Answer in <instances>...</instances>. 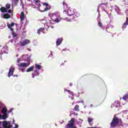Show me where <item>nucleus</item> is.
I'll list each match as a JSON object with an SVG mask.
<instances>
[{
    "label": "nucleus",
    "mask_w": 128,
    "mask_h": 128,
    "mask_svg": "<svg viewBox=\"0 0 128 128\" xmlns=\"http://www.w3.org/2000/svg\"><path fill=\"white\" fill-rule=\"evenodd\" d=\"M122 124V118H118L116 116H114L112 122L110 123V126L112 128H118V126H120Z\"/></svg>",
    "instance_id": "1"
},
{
    "label": "nucleus",
    "mask_w": 128,
    "mask_h": 128,
    "mask_svg": "<svg viewBox=\"0 0 128 128\" xmlns=\"http://www.w3.org/2000/svg\"><path fill=\"white\" fill-rule=\"evenodd\" d=\"M1 112L3 114V116H2V120H6L8 118V108L6 107L3 108L1 110Z\"/></svg>",
    "instance_id": "2"
},
{
    "label": "nucleus",
    "mask_w": 128,
    "mask_h": 128,
    "mask_svg": "<svg viewBox=\"0 0 128 128\" xmlns=\"http://www.w3.org/2000/svg\"><path fill=\"white\" fill-rule=\"evenodd\" d=\"M74 118H72L70 120L68 121L67 124L66 126V128H76V126H74Z\"/></svg>",
    "instance_id": "3"
},
{
    "label": "nucleus",
    "mask_w": 128,
    "mask_h": 128,
    "mask_svg": "<svg viewBox=\"0 0 128 128\" xmlns=\"http://www.w3.org/2000/svg\"><path fill=\"white\" fill-rule=\"evenodd\" d=\"M2 122H0V128H2ZM2 126L4 128H12V124H10V122H7V121H3L2 122Z\"/></svg>",
    "instance_id": "4"
},
{
    "label": "nucleus",
    "mask_w": 128,
    "mask_h": 128,
    "mask_svg": "<svg viewBox=\"0 0 128 128\" xmlns=\"http://www.w3.org/2000/svg\"><path fill=\"white\" fill-rule=\"evenodd\" d=\"M14 66H11L9 68V71L8 72V78H10L12 76H14Z\"/></svg>",
    "instance_id": "5"
},
{
    "label": "nucleus",
    "mask_w": 128,
    "mask_h": 128,
    "mask_svg": "<svg viewBox=\"0 0 128 128\" xmlns=\"http://www.w3.org/2000/svg\"><path fill=\"white\" fill-rule=\"evenodd\" d=\"M74 11H72V10H68V16H72V18H68L70 20H74Z\"/></svg>",
    "instance_id": "6"
},
{
    "label": "nucleus",
    "mask_w": 128,
    "mask_h": 128,
    "mask_svg": "<svg viewBox=\"0 0 128 128\" xmlns=\"http://www.w3.org/2000/svg\"><path fill=\"white\" fill-rule=\"evenodd\" d=\"M42 4L44 6H46V8H44V9L43 10V12H46L48 10H50L51 8H52V7H50V6L46 2H43Z\"/></svg>",
    "instance_id": "7"
},
{
    "label": "nucleus",
    "mask_w": 128,
    "mask_h": 128,
    "mask_svg": "<svg viewBox=\"0 0 128 128\" xmlns=\"http://www.w3.org/2000/svg\"><path fill=\"white\" fill-rule=\"evenodd\" d=\"M30 40L26 39L20 44L21 46H26V44H30Z\"/></svg>",
    "instance_id": "8"
},
{
    "label": "nucleus",
    "mask_w": 128,
    "mask_h": 128,
    "mask_svg": "<svg viewBox=\"0 0 128 128\" xmlns=\"http://www.w3.org/2000/svg\"><path fill=\"white\" fill-rule=\"evenodd\" d=\"M30 64V63L28 62V63H24V62H22L20 64V68H27V66H28Z\"/></svg>",
    "instance_id": "9"
},
{
    "label": "nucleus",
    "mask_w": 128,
    "mask_h": 128,
    "mask_svg": "<svg viewBox=\"0 0 128 128\" xmlns=\"http://www.w3.org/2000/svg\"><path fill=\"white\" fill-rule=\"evenodd\" d=\"M62 38H58L56 41V46H60V44H62Z\"/></svg>",
    "instance_id": "10"
},
{
    "label": "nucleus",
    "mask_w": 128,
    "mask_h": 128,
    "mask_svg": "<svg viewBox=\"0 0 128 128\" xmlns=\"http://www.w3.org/2000/svg\"><path fill=\"white\" fill-rule=\"evenodd\" d=\"M14 26V23L12 22L10 24H7V26L8 28H10V30H11V32H12V30H14V28H12V26Z\"/></svg>",
    "instance_id": "11"
},
{
    "label": "nucleus",
    "mask_w": 128,
    "mask_h": 128,
    "mask_svg": "<svg viewBox=\"0 0 128 128\" xmlns=\"http://www.w3.org/2000/svg\"><path fill=\"white\" fill-rule=\"evenodd\" d=\"M128 25V17L126 18V22L124 24V25L122 26V28H126V26Z\"/></svg>",
    "instance_id": "12"
},
{
    "label": "nucleus",
    "mask_w": 128,
    "mask_h": 128,
    "mask_svg": "<svg viewBox=\"0 0 128 128\" xmlns=\"http://www.w3.org/2000/svg\"><path fill=\"white\" fill-rule=\"evenodd\" d=\"M20 18L21 22H22L24 20V12H22L20 14Z\"/></svg>",
    "instance_id": "13"
},
{
    "label": "nucleus",
    "mask_w": 128,
    "mask_h": 128,
    "mask_svg": "<svg viewBox=\"0 0 128 128\" xmlns=\"http://www.w3.org/2000/svg\"><path fill=\"white\" fill-rule=\"evenodd\" d=\"M0 10L2 12H8V9L4 7L1 8Z\"/></svg>",
    "instance_id": "14"
},
{
    "label": "nucleus",
    "mask_w": 128,
    "mask_h": 128,
    "mask_svg": "<svg viewBox=\"0 0 128 128\" xmlns=\"http://www.w3.org/2000/svg\"><path fill=\"white\" fill-rule=\"evenodd\" d=\"M4 18L8 20V18H10V15L8 14H4L3 16Z\"/></svg>",
    "instance_id": "15"
},
{
    "label": "nucleus",
    "mask_w": 128,
    "mask_h": 128,
    "mask_svg": "<svg viewBox=\"0 0 128 128\" xmlns=\"http://www.w3.org/2000/svg\"><path fill=\"white\" fill-rule=\"evenodd\" d=\"M34 66H32L30 67L29 68H28L26 70V72H32V70H34Z\"/></svg>",
    "instance_id": "16"
},
{
    "label": "nucleus",
    "mask_w": 128,
    "mask_h": 128,
    "mask_svg": "<svg viewBox=\"0 0 128 128\" xmlns=\"http://www.w3.org/2000/svg\"><path fill=\"white\" fill-rule=\"evenodd\" d=\"M34 2H35V4H36V6H38V8H40V2L38 0H34Z\"/></svg>",
    "instance_id": "17"
},
{
    "label": "nucleus",
    "mask_w": 128,
    "mask_h": 128,
    "mask_svg": "<svg viewBox=\"0 0 128 128\" xmlns=\"http://www.w3.org/2000/svg\"><path fill=\"white\" fill-rule=\"evenodd\" d=\"M123 100H128V94H125L122 98Z\"/></svg>",
    "instance_id": "18"
},
{
    "label": "nucleus",
    "mask_w": 128,
    "mask_h": 128,
    "mask_svg": "<svg viewBox=\"0 0 128 128\" xmlns=\"http://www.w3.org/2000/svg\"><path fill=\"white\" fill-rule=\"evenodd\" d=\"M74 110L75 112H80V106L78 105L75 106Z\"/></svg>",
    "instance_id": "19"
},
{
    "label": "nucleus",
    "mask_w": 128,
    "mask_h": 128,
    "mask_svg": "<svg viewBox=\"0 0 128 128\" xmlns=\"http://www.w3.org/2000/svg\"><path fill=\"white\" fill-rule=\"evenodd\" d=\"M35 66V68H36V70H40L42 68V66L40 65L36 64Z\"/></svg>",
    "instance_id": "20"
},
{
    "label": "nucleus",
    "mask_w": 128,
    "mask_h": 128,
    "mask_svg": "<svg viewBox=\"0 0 128 128\" xmlns=\"http://www.w3.org/2000/svg\"><path fill=\"white\" fill-rule=\"evenodd\" d=\"M88 124H90V122H92V120H94V118L92 117H88Z\"/></svg>",
    "instance_id": "21"
},
{
    "label": "nucleus",
    "mask_w": 128,
    "mask_h": 128,
    "mask_svg": "<svg viewBox=\"0 0 128 128\" xmlns=\"http://www.w3.org/2000/svg\"><path fill=\"white\" fill-rule=\"evenodd\" d=\"M62 4H63V8H64L66 9L68 8V4L66 3L65 2H62Z\"/></svg>",
    "instance_id": "22"
},
{
    "label": "nucleus",
    "mask_w": 128,
    "mask_h": 128,
    "mask_svg": "<svg viewBox=\"0 0 128 128\" xmlns=\"http://www.w3.org/2000/svg\"><path fill=\"white\" fill-rule=\"evenodd\" d=\"M12 32V36L13 38H16V36H18V34H16V33L14 32V30Z\"/></svg>",
    "instance_id": "23"
},
{
    "label": "nucleus",
    "mask_w": 128,
    "mask_h": 128,
    "mask_svg": "<svg viewBox=\"0 0 128 128\" xmlns=\"http://www.w3.org/2000/svg\"><path fill=\"white\" fill-rule=\"evenodd\" d=\"M44 30V28H40L37 32V34H40V32H42Z\"/></svg>",
    "instance_id": "24"
},
{
    "label": "nucleus",
    "mask_w": 128,
    "mask_h": 128,
    "mask_svg": "<svg viewBox=\"0 0 128 128\" xmlns=\"http://www.w3.org/2000/svg\"><path fill=\"white\" fill-rule=\"evenodd\" d=\"M34 72L36 76H38L40 75V73H38V71L37 70H34Z\"/></svg>",
    "instance_id": "25"
},
{
    "label": "nucleus",
    "mask_w": 128,
    "mask_h": 128,
    "mask_svg": "<svg viewBox=\"0 0 128 128\" xmlns=\"http://www.w3.org/2000/svg\"><path fill=\"white\" fill-rule=\"evenodd\" d=\"M6 8L7 10H10V4H6Z\"/></svg>",
    "instance_id": "26"
},
{
    "label": "nucleus",
    "mask_w": 128,
    "mask_h": 128,
    "mask_svg": "<svg viewBox=\"0 0 128 128\" xmlns=\"http://www.w3.org/2000/svg\"><path fill=\"white\" fill-rule=\"evenodd\" d=\"M54 22H60V19L58 18H56L54 20Z\"/></svg>",
    "instance_id": "27"
},
{
    "label": "nucleus",
    "mask_w": 128,
    "mask_h": 128,
    "mask_svg": "<svg viewBox=\"0 0 128 128\" xmlns=\"http://www.w3.org/2000/svg\"><path fill=\"white\" fill-rule=\"evenodd\" d=\"M98 26H100V28H102V22H99L98 23Z\"/></svg>",
    "instance_id": "28"
},
{
    "label": "nucleus",
    "mask_w": 128,
    "mask_h": 128,
    "mask_svg": "<svg viewBox=\"0 0 128 128\" xmlns=\"http://www.w3.org/2000/svg\"><path fill=\"white\" fill-rule=\"evenodd\" d=\"M25 56L28 58L27 60L30 62V57H28V55H26Z\"/></svg>",
    "instance_id": "29"
},
{
    "label": "nucleus",
    "mask_w": 128,
    "mask_h": 128,
    "mask_svg": "<svg viewBox=\"0 0 128 128\" xmlns=\"http://www.w3.org/2000/svg\"><path fill=\"white\" fill-rule=\"evenodd\" d=\"M12 112V109H10V110L8 111V114H10V112Z\"/></svg>",
    "instance_id": "30"
},
{
    "label": "nucleus",
    "mask_w": 128,
    "mask_h": 128,
    "mask_svg": "<svg viewBox=\"0 0 128 128\" xmlns=\"http://www.w3.org/2000/svg\"><path fill=\"white\" fill-rule=\"evenodd\" d=\"M25 68H20V70L22 72H24Z\"/></svg>",
    "instance_id": "31"
},
{
    "label": "nucleus",
    "mask_w": 128,
    "mask_h": 128,
    "mask_svg": "<svg viewBox=\"0 0 128 128\" xmlns=\"http://www.w3.org/2000/svg\"><path fill=\"white\" fill-rule=\"evenodd\" d=\"M20 0H14V2L15 4H18V2Z\"/></svg>",
    "instance_id": "32"
},
{
    "label": "nucleus",
    "mask_w": 128,
    "mask_h": 128,
    "mask_svg": "<svg viewBox=\"0 0 128 128\" xmlns=\"http://www.w3.org/2000/svg\"><path fill=\"white\" fill-rule=\"evenodd\" d=\"M67 92H68V94H72V92H70V90H68Z\"/></svg>",
    "instance_id": "33"
},
{
    "label": "nucleus",
    "mask_w": 128,
    "mask_h": 128,
    "mask_svg": "<svg viewBox=\"0 0 128 128\" xmlns=\"http://www.w3.org/2000/svg\"><path fill=\"white\" fill-rule=\"evenodd\" d=\"M8 14H12V10H8Z\"/></svg>",
    "instance_id": "34"
},
{
    "label": "nucleus",
    "mask_w": 128,
    "mask_h": 128,
    "mask_svg": "<svg viewBox=\"0 0 128 128\" xmlns=\"http://www.w3.org/2000/svg\"><path fill=\"white\" fill-rule=\"evenodd\" d=\"M18 128V124H16L15 125V128Z\"/></svg>",
    "instance_id": "35"
},
{
    "label": "nucleus",
    "mask_w": 128,
    "mask_h": 128,
    "mask_svg": "<svg viewBox=\"0 0 128 128\" xmlns=\"http://www.w3.org/2000/svg\"><path fill=\"white\" fill-rule=\"evenodd\" d=\"M34 76H34V73H32V78H34Z\"/></svg>",
    "instance_id": "36"
},
{
    "label": "nucleus",
    "mask_w": 128,
    "mask_h": 128,
    "mask_svg": "<svg viewBox=\"0 0 128 128\" xmlns=\"http://www.w3.org/2000/svg\"><path fill=\"white\" fill-rule=\"evenodd\" d=\"M70 86H72V83H70Z\"/></svg>",
    "instance_id": "37"
},
{
    "label": "nucleus",
    "mask_w": 128,
    "mask_h": 128,
    "mask_svg": "<svg viewBox=\"0 0 128 128\" xmlns=\"http://www.w3.org/2000/svg\"><path fill=\"white\" fill-rule=\"evenodd\" d=\"M20 62V60L18 59V60H17V62Z\"/></svg>",
    "instance_id": "38"
},
{
    "label": "nucleus",
    "mask_w": 128,
    "mask_h": 128,
    "mask_svg": "<svg viewBox=\"0 0 128 128\" xmlns=\"http://www.w3.org/2000/svg\"><path fill=\"white\" fill-rule=\"evenodd\" d=\"M2 118V114H0V119Z\"/></svg>",
    "instance_id": "39"
},
{
    "label": "nucleus",
    "mask_w": 128,
    "mask_h": 128,
    "mask_svg": "<svg viewBox=\"0 0 128 128\" xmlns=\"http://www.w3.org/2000/svg\"><path fill=\"white\" fill-rule=\"evenodd\" d=\"M68 89H64V92H68Z\"/></svg>",
    "instance_id": "40"
},
{
    "label": "nucleus",
    "mask_w": 128,
    "mask_h": 128,
    "mask_svg": "<svg viewBox=\"0 0 128 128\" xmlns=\"http://www.w3.org/2000/svg\"><path fill=\"white\" fill-rule=\"evenodd\" d=\"M13 76H14H14L18 77V75H14Z\"/></svg>",
    "instance_id": "41"
},
{
    "label": "nucleus",
    "mask_w": 128,
    "mask_h": 128,
    "mask_svg": "<svg viewBox=\"0 0 128 128\" xmlns=\"http://www.w3.org/2000/svg\"><path fill=\"white\" fill-rule=\"evenodd\" d=\"M22 8H24V3H22Z\"/></svg>",
    "instance_id": "42"
},
{
    "label": "nucleus",
    "mask_w": 128,
    "mask_h": 128,
    "mask_svg": "<svg viewBox=\"0 0 128 128\" xmlns=\"http://www.w3.org/2000/svg\"><path fill=\"white\" fill-rule=\"evenodd\" d=\"M25 56H26V55L22 54V58H24V57Z\"/></svg>",
    "instance_id": "43"
},
{
    "label": "nucleus",
    "mask_w": 128,
    "mask_h": 128,
    "mask_svg": "<svg viewBox=\"0 0 128 128\" xmlns=\"http://www.w3.org/2000/svg\"><path fill=\"white\" fill-rule=\"evenodd\" d=\"M89 128H96V127H90Z\"/></svg>",
    "instance_id": "44"
},
{
    "label": "nucleus",
    "mask_w": 128,
    "mask_h": 128,
    "mask_svg": "<svg viewBox=\"0 0 128 128\" xmlns=\"http://www.w3.org/2000/svg\"><path fill=\"white\" fill-rule=\"evenodd\" d=\"M28 50H29V52H30V50H31L30 48H28Z\"/></svg>",
    "instance_id": "45"
},
{
    "label": "nucleus",
    "mask_w": 128,
    "mask_h": 128,
    "mask_svg": "<svg viewBox=\"0 0 128 128\" xmlns=\"http://www.w3.org/2000/svg\"><path fill=\"white\" fill-rule=\"evenodd\" d=\"M90 106H91V108H92V104H91L90 105Z\"/></svg>",
    "instance_id": "46"
},
{
    "label": "nucleus",
    "mask_w": 128,
    "mask_h": 128,
    "mask_svg": "<svg viewBox=\"0 0 128 128\" xmlns=\"http://www.w3.org/2000/svg\"><path fill=\"white\" fill-rule=\"evenodd\" d=\"M52 28H54V26H51Z\"/></svg>",
    "instance_id": "47"
},
{
    "label": "nucleus",
    "mask_w": 128,
    "mask_h": 128,
    "mask_svg": "<svg viewBox=\"0 0 128 128\" xmlns=\"http://www.w3.org/2000/svg\"><path fill=\"white\" fill-rule=\"evenodd\" d=\"M52 14H50V16H52Z\"/></svg>",
    "instance_id": "48"
},
{
    "label": "nucleus",
    "mask_w": 128,
    "mask_h": 128,
    "mask_svg": "<svg viewBox=\"0 0 128 128\" xmlns=\"http://www.w3.org/2000/svg\"><path fill=\"white\" fill-rule=\"evenodd\" d=\"M102 4H103V3H102Z\"/></svg>",
    "instance_id": "49"
},
{
    "label": "nucleus",
    "mask_w": 128,
    "mask_h": 128,
    "mask_svg": "<svg viewBox=\"0 0 128 128\" xmlns=\"http://www.w3.org/2000/svg\"><path fill=\"white\" fill-rule=\"evenodd\" d=\"M0 108H2V106H0Z\"/></svg>",
    "instance_id": "50"
},
{
    "label": "nucleus",
    "mask_w": 128,
    "mask_h": 128,
    "mask_svg": "<svg viewBox=\"0 0 128 128\" xmlns=\"http://www.w3.org/2000/svg\"><path fill=\"white\" fill-rule=\"evenodd\" d=\"M70 18H72V16H70Z\"/></svg>",
    "instance_id": "51"
}]
</instances>
